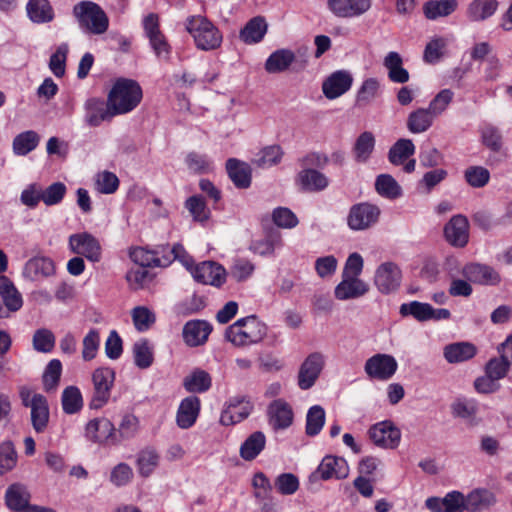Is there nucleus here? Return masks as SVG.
<instances>
[{
  "instance_id": "f257e3e1",
  "label": "nucleus",
  "mask_w": 512,
  "mask_h": 512,
  "mask_svg": "<svg viewBox=\"0 0 512 512\" xmlns=\"http://www.w3.org/2000/svg\"><path fill=\"white\" fill-rule=\"evenodd\" d=\"M142 97V88L137 81L120 78L108 94V106L114 116L127 114L140 104Z\"/></svg>"
},
{
  "instance_id": "f03ea898",
  "label": "nucleus",
  "mask_w": 512,
  "mask_h": 512,
  "mask_svg": "<svg viewBox=\"0 0 512 512\" xmlns=\"http://www.w3.org/2000/svg\"><path fill=\"white\" fill-rule=\"evenodd\" d=\"M267 334V326L256 316L237 320L225 331V338L236 347H244L261 342Z\"/></svg>"
},
{
  "instance_id": "7ed1b4c3",
  "label": "nucleus",
  "mask_w": 512,
  "mask_h": 512,
  "mask_svg": "<svg viewBox=\"0 0 512 512\" xmlns=\"http://www.w3.org/2000/svg\"><path fill=\"white\" fill-rule=\"evenodd\" d=\"M186 29L201 50H214L222 43V34L206 17L198 15L188 18Z\"/></svg>"
},
{
  "instance_id": "20e7f679",
  "label": "nucleus",
  "mask_w": 512,
  "mask_h": 512,
  "mask_svg": "<svg viewBox=\"0 0 512 512\" xmlns=\"http://www.w3.org/2000/svg\"><path fill=\"white\" fill-rule=\"evenodd\" d=\"M73 14L80 27L96 35L103 34L109 26V19L103 9L91 1H82L73 8Z\"/></svg>"
},
{
  "instance_id": "39448f33",
  "label": "nucleus",
  "mask_w": 512,
  "mask_h": 512,
  "mask_svg": "<svg viewBox=\"0 0 512 512\" xmlns=\"http://www.w3.org/2000/svg\"><path fill=\"white\" fill-rule=\"evenodd\" d=\"M21 403L24 407L31 410V423L33 429L37 433H42L46 430L50 411L46 397L40 393H36L28 387H21L19 391Z\"/></svg>"
},
{
  "instance_id": "423d86ee",
  "label": "nucleus",
  "mask_w": 512,
  "mask_h": 512,
  "mask_svg": "<svg viewBox=\"0 0 512 512\" xmlns=\"http://www.w3.org/2000/svg\"><path fill=\"white\" fill-rule=\"evenodd\" d=\"M114 381L115 372L111 368L101 367L93 371V394L89 403L90 408L100 409L108 403Z\"/></svg>"
},
{
  "instance_id": "0eeeda50",
  "label": "nucleus",
  "mask_w": 512,
  "mask_h": 512,
  "mask_svg": "<svg viewBox=\"0 0 512 512\" xmlns=\"http://www.w3.org/2000/svg\"><path fill=\"white\" fill-rule=\"evenodd\" d=\"M380 210L377 206L369 203L353 205L347 216V224L355 231L366 230L377 223Z\"/></svg>"
},
{
  "instance_id": "6e6552de",
  "label": "nucleus",
  "mask_w": 512,
  "mask_h": 512,
  "mask_svg": "<svg viewBox=\"0 0 512 512\" xmlns=\"http://www.w3.org/2000/svg\"><path fill=\"white\" fill-rule=\"evenodd\" d=\"M368 434L375 445L386 449L396 448L401 440L400 430L391 421L376 423Z\"/></svg>"
},
{
  "instance_id": "1a4fd4ad",
  "label": "nucleus",
  "mask_w": 512,
  "mask_h": 512,
  "mask_svg": "<svg viewBox=\"0 0 512 512\" xmlns=\"http://www.w3.org/2000/svg\"><path fill=\"white\" fill-rule=\"evenodd\" d=\"M253 410L252 402L244 396L231 398L221 413L220 423L224 426L237 424L246 419Z\"/></svg>"
},
{
  "instance_id": "9d476101",
  "label": "nucleus",
  "mask_w": 512,
  "mask_h": 512,
  "mask_svg": "<svg viewBox=\"0 0 512 512\" xmlns=\"http://www.w3.org/2000/svg\"><path fill=\"white\" fill-rule=\"evenodd\" d=\"M397 367V362L393 356L376 354L366 361L364 370L370 378L384 381L395 374Z\"/></svg>"
},
{
  "instance_id": "9b49d317",
  "label": "nucleus",
  "mask_w": 512,
  "mask_h": 512,
  "mask_svg": "<svg viewBox=\"0 0 512 512\" xmlns=\"http://www.w3.org/2000/svg\"><path fill=\"white\" fill-rule=\"evenodd\" d=\"M69 247L73 253L82 255L92 262H98L101 258L98 240L87 232L72 234L69 237Z\"/></svg>"
},
{
  "instance_id": "f8f14e48",
  "label": "nucleus",
  "mask_w": 512,
  "mask_h": 512,
  "mask_svg": "<svg viewBox=\"0 0 512 512\" xmlns=\"http://www.w3.org/2000/svg\"><path fill=\"white\" fill-rule=\"evenodd\" d=\"M371 0H327L330 12L338 18H357L371 8Z\"/></svg>"
},
{
  "instance_id": "ddd939ff",
  "label": "nucleus",
  "mask_w": 512,
  "mask_h": 512,
  "mask_svg": "<svg viewBox=\"0 0 512 512\" xmlns=\"http://www.w3.org/2000/svg\"><path fill=\"white\" fill-rule=\"evenodd\" d=\"M191 273L197 282L214 287H221L226 280L225 269L213 261H204L196 265L191 269Z\"/></svg>"
},
{
  "instance_id": "4468645a",
  "label": "nucleus",
  "mask_w": 512,
  "mask_h": 512,
  "mask_svg": "<svg viewBox=\"0 0 512 512\" xmlns=\"http://www.w3.org/2000/svg\"><path fill=\"white\" fill-rule=\"evenodd\" d=\"M324 363V356L318 352L310 354L304 360L298 373V385L302 390H307L315 384Z\"/></svg>"
},
{
  "instance_id": "2eb2a0df",
  "label": "nucleus",
  "mask_w": 512,
  "mask_h": 512,
  "mask_svg": "<svg viewBox=\"0 0 512 512\" xmlns=\"http://www.w3.org/2000/svg\"><path fill=\"white\" fill-rule=\"evenodd\" d=\"M401 279L399 267L393 262H385L377 268L374 281L381 293L388 294L400 286Z\"/></svg>"
},
{
  "instance_id": "dca6fc26",
  "label": "nucleus",
  "mask_w": 512,
  "mask_h": 512,
  "mask_svg": "<svg viewBox=\"0 0 512 512\" xmlns=\"http://www.w3.org/2000/svg\"><path fill=\"white\" fill-rule=\"evenodd\" d=\"M267 416L274 430H283L292 425L294 412L291 405L284 399H276L268 405Z\"/></svg>"
},
{
  "instance_id": "f3484780",
  "label": "nucleus",
  "mask_w": 512,
  "mask_h": 512,
  "mask_svg": "<svg viewBox=\"0 0 512 512\" xmlns=\"http://www.w3.org/2000/svg\"><path fill=\"white\" fill-rule=\"evenodd\" d=\"M353 77L345 70L332 73L322 84L326 98L333 100L345 94L352 86Z\"/></svg>"
},
{
  "instance_id": "a211bd4d",
  "label": "nucleus",
  "mask_w": 512,
  "mask_h": 512,
  "mask_svg": "<svg viewBox=\"0 0 512 512\" xmlns=\"http://www.w3.org/2000/svg\"><path fill=\"white\" fill-rule=\"evenodd\" d=\"M462 274L468 281L481 285H497L501 281L497 271L490 266L479 263L467 264L464 266Z\"/></svg>"
},
{
  "instance_id": "6ab92c4d",
  "label": "nucleus",
  "mask_w": 512,
  "mask_h": 512,
  "mask_svg": "<svg viewBox=\"0 0 512 512\" xmlns=\"http://www.w3.org/2000/svg\"><path fill=\"white\" fill-rule=\"evenodd\" d=\"M446 240L453 246L464 247L468 243L469 223L466 217L456 215L444 228Z\"/></svg>"
},
{
  "instance_id": "aec40b11",
  "label": "nucleus",
  "mask_w": 512,
  "mask_h": 512,
  "mask_svg": "<svg viewBox=\"0 0 512 512\" xmlns=\"http://www.w3.org/2000/svg\"><path fill=\"white\" fill-rule=\"evenodd\" d=\"M212 326L204 320L188 321L182 331L183 340L189 347L203 345L208 340Z\"/></svg>"
},
{
  "instance_id": "412c9836",
  "label": "nucleus",
  "mask_w": 512,
  "mask_h": 512,
  "mask_svg": "<svg viewBox=\"0 0 512 512\" xmlns=\"http://www.w3.org/2000/svg\"><path fill=\"white\" fill-rule=\"evenodd\" d=\"M296 184L305 192H320L329 185L328 177L313 168H303L296 176Z\"/></svg>"
},
{
  "instance_id": "4be33fe9",
  "label": "nucleus",
  "mask_w": 512,
  "mask_h": 512,
  "mask_svg": "<svg viewBox=\"0 0 512 512\" xmlns=\"http://www.w3.org/2000/svg\"><path fill=\"white\" fill-rule=\"evenodd\" d=\"M201 402L197 396L184 398L177 410L176 424L181 429L192 427L200 413Z\"/></svg>"
},
{
  "instance_id": "5701e85b",
  "label": "nucleus",
  "mask_w": 512,
  "mask_h": 512,
  "mask_svg": "<svg viewBox=\"0 0 512 512\" xmlns=\"http://www.w3.org/2000/svg\"><path fill=\"white\" fill-rule=\"evenodd\" d=\"M55 273L54 262L48 257H34L29 259L24 268L23 276L31 281H39Z\"/></svg>"
},
{
  "instance_id": "b1692460",
  "label": "nucleus",
  "mask_w": 512,
  "mask_h": 512,
  "mask_svg": "<svg viewBox=\"0 0 512 512\" xmlns=\"http://www.w3.org/2000/svg\"><path fill=\"white\" fill-rule=\"evenodd\" d=\"M315 474L322 480L331 478L344 479L349 474V468L345 459L335 456H326L321 461Z\"/></svg>"
},
{
  "instance_id": "393cba45",
  "label": "nucleus",
  "mask_w": 512,
  "mask_h": 512,
  "mask_svg": "<svg viewBox=\"0 0 512 512\" xmlns=\"http://www.w3.org/2000/svg\"><path fill=\"white\" fill-rule=\"evenodd\" d=\"M342 281L335 288V297L339 300H348L365 295L369 286L363 280L356 277L342 276Z\"/></svg>"
},
{
  "instance_id": "a878e982",
  "label": "nucleus",
  "mask_w": 512,
  "mask_h": 512,
  "mask_svg": "<svg viewBox=\"0 0 512 512\" xmlns=\"http://www.w3.org/2000/svg\"><path fill=\"white\" fill-rule=\"evenodd\" d=\"M85 110V120L90 126H98L103 121L111 120L114 117L108 102L105 106L103 100L98 98L88 99L85 103Z\"/></svg>"
},
{
  "instance_id": "bb28decb",
  "label": "nucleus",
  "mask_w": 512,
  "mask_h": 512,
  "mask_svg": "<svg viewBox=\"0 0 512 512\" xmlns=\"http://www.w3.org/2000/svg\"><path fill=\"white\" fill-rule=\"evenodd\" d=\"M0 297L8 311L16 312L23 305L21 293L6 276H0Z\"/></svg>"
},
{
  "instance_id": "cd10ccee",
  "label": "nucleus",
  "mask_w": 512,
  "mask_h": 512,
  "mask_svg": "<svg viewBox=\"0 0 512 512\" xmlns=\"http://www.w3.org/2000/svg\"><path fill=\"white\" fill-rule=\"evenodd\" d=\"M226 170L229 178L238 188H248L251 184L250 167L235 158H230L226 162Z\"/></svg>"
},
{
  "instance_id": "c85d7f7f",
  "label": "nucleus",
  "mask_w": 512,
  "mask_h": 512,
  "mask_svg": "<svg viewBox=\"0 0 512 512\" xmlns=\"http://www.w3.org/2000/svg\"><path fill=\"white\" fill-rule=\"evenodd\" d=\"M26 11L28 18L37 24L49 23L54 19V10L48 0H29Z\"/></svg>"
},
{
  "instance_id": "c756f323",
  "label": "nucleus",
  "mask_w": 512,
  "mask_h": 512,
  "mask_svg": "<svg viewBox=\"0 0 512 512\" xmlns=\"http://www.w3.org/2000/svg\"><path fill=\"white\" fill-rule=\"evenodd\" d=\"M114 431V425L106 418L90 420L85 428L86 437L93 442L108 440Z\"/></svg>"
},
{
  "instance_id": "7c9ffc66",
  "label": "nucleus",
  "mask_w": 512,
  "mask_h": 512,
  "mask_svg": "<svg viewBox=\"0 0 512 512\" xmlns=\"http://www.w3.org/2000/svg\"><path fill=\"white\" fill-rule=\"evenodd\" d=\"M385 68L388 70V77L395 83H406L409 80V73L403 68L402 58L397 52H389L383 62Z\"/></svg>"
},
{
  "instance_id": "2f4dec72",
  "label": "nucleus",
  "mask_w": 512,
  "mask_h": 512,
  "mask_svg": "<svg viewBox=\"0 0 512 512\" xmlns=\"http://www.w3.org/2000/svg\"><path fill=\"white\" fill-rule=\"evenodd\" d=\"M476 347L468 342H459L447 345L444 348V357L449 363H459L473 358Z\"/></svg>"
},
{
  "instance_id": "473e14b6",
  "label": "nucleus",
  "mask_w": 512,
  "mask_h": 512,
  "mask_svg": "<svg viewBox=\"0 0 512 512\" xmlns=\"http://www.w3.org/2000/svg\"><path fill=\"white\" fill-rule=\"evenodd\" d=\"M158 252L146 250L142 247L133 248L130 250V259L138 265V267H152V266H166L171 262L169 258H159Z\"/></svg>"
},
{
  "instance_id": "72a5a7b5",
  "label": "nucleus",
  "mask_w": 512,
  "mask_h": 512,
  "mask_svg": "<svg viewBox=\"0 0 512 512\" xmlns=\"http://www.w3.org/2000/svg\"><path fill=\"white\" fill-rule=\"evenodd\" d=\"M380 95V82L376 78L365 79L358 89L355 105L363 108L371 104Z\"/></svg>"
},
{
  "instance_id": "f704fd0d",
  "label": "nucleus",
  "mask_w": 512,
  "mask_h": 512,
  "mask_svg": "<svg viewBox=\"0 0 512 512\" xmlns=\"http://www.w3.org/2000/svg\"><path fill=\"white\" fill-rule=\"evenodd\" d=\"M265 445V435L261 431H256L241 445L240 456L246 461H252L263 451Z\"/></svg>"
},
{
  "instance_id": "c9c22d12",
  "label": "nucleus",
  "mask_w": 512,
  "mask_h": 512,
  "mask_svg": "<svg viewBox=\"0 0 512 512\" xmlns=\"http://www.w3.org/2000/svg\"><path fill=\"white\" fill-rule=\"evenodd\" d=\"M497 8V0H473L468 6L467 16L471 21H484L491 17Z\"/></svg>"
},
{
  "instance_id": "e433bc0d",
  "label": "nucleus",
  "mask_w": 512,
  "mask_h": 512,
  "mask_svg": "<svg viewBox=\"0 0 512 512\" xmlns=\"http://www.w3.org/2000/svg\"><path fill=\"white\" fill-rule=\"evenodd\" d=\"M434 117L428 108H419L409 114L407 128L415 134L423 133L432 126Z\"/></svg>"
},
{
  "instance_id": "4c0bfd02",
  "label": "nucleus",
  "mask_w": 512,
  "mask_h": 512,
  "mask_svg": "<svg viewBox=\"0 0 512 512\" xmlns=\"http://www.w3.org/2000/svg\"><path fill=\"white\" fill-rule=\"evenodd\" d=\"M5 500L11 510L23 512L29 506L30 494L24 486L13 484L7 489Z\"/></svg>"
},
{
  "instance_id": "58836bf2",
  "label": "nucleus",
  "mask_w": 512,
  "mask_h": 512,
  "mask_svg": "<svg viewBox=\"0 0 512 512\" xmlns=\"http://www.w3.org/2000/svg\"><path fill=\"white\" fill-rule=\"evenodd\" d=\"M267 31V24L262 17L251 19L240 31V39L246 44L260 42Z\"/></svg>"
},
{
  "instance_id": "ea45409f",
  "label": "nucleus",
  "mask_w": 512,
  "mask_h": 512,
  "mask_svg": "<svg viewBox=\"0 0 512 512\" xmlns=\"http://www.w3.org/2000/svg\"><path fill=\"white\" fill-rule=\"evenodd\" d=\"M495 501V495L491 491L483 488L475 489L465 497L466 510L475 512L489 507Z\"/></svg>"
},
{
  "instance_id": "a19ab883",
  "label": "nucleus",
  "mask_w": 512,
  "mask_h": 512,
  "mask_svg": "<svg viewBox=\"0 0 512 512\" xmlns=\"http://www.w3.org/2000/svg\"><path fill=\"white\" fill-rule=\"evenodd\" d=\"M458 6L456 0H430L423 7L426 18L435 20L452 14Z\"/></svg>"
},
{
  "instance_id": "79ce46f5",
  "label": "nucleus",
  "mask_w": 512,
  "mask_h": 512,
  "mask_svg": "<svg viewBox=\"0 0 512 512\" xmlns=\"http://www.w3.org/2000/svg\"><path fill=\"white\" fill-rule=\"evenodd\" d=\"M39 141L40 137L35 131L28 130L22 132L13 139V152L15 155L25 156L36 149Z\"/></svg>"
},
{
  "instance_id": "37998d69",
  "label": "nucleus",
  "mask_w": 512,
  "mask_h": 512,
  "mask_svg": "<svg viewBox=\"0 0 512 512\" xmlns=\"http://www.w3.org/2000/svg\"><path fill=\"white\" fill-rule=\"evenodd\" d=\"M294 60L295 55L291 50L280 49L269 56L265 69L269 73H279L286 70Z\"/></svg>"
},
{
  "instance_id": "c03bdc74",
  "label": "nucleus",
  "mask_w": 512,
  "mask_h": 512,
  "mask_svg": "<svg viewBox=\"0 0 512 512\" xmlns=\"http://www.w3.org/2000/svg\"><path fill=\"white\" fill-rule=\"evenodd\" d=\"M375 190L379 195L388 199H396L402 195V188L389 174H380L375 181Z\"/></svg>"
},
{
  "instance_id": "a18cd8bd",
  "label": "nucleus",
  "mask_w": 512,
  "mask_h": 512,
  "mask_svg": "<svg viewBox=\"0 0 512 512\" xmlns=\"http://www.w3.org/2000/svg\"><path fill=\"white\" fill-rule=\"evenodd\" d=\"M61 403L66 414L79 412L83 407V398L79 388L73 385L66 387L62 392Z\"/></svg>"
},
{
  "instance_id": "49530a36",
  "label": "nucleus",
  "mask_w": 512,
  "mask_h": 512,
  "mask_svg": "<svg viewBox=\"0 0 512 512\" xmlns=\"http://www.w3.org/2000/svg\"><path fill=\"white\" fill-rule=\"evenodd\" d=\"M415 152V146L410 139H399L389 150V161L394 165L403 164Z\"/></svg>"
},
{
  "instance_id": "de8ad7c7",
  "label": "nucleus",
  "mask_w": 512,
  "mask_h": 512,
  "mask_svg": "<svg viewBox=\"0 0 512 512\" xmlns=\"http://www.w3.org/2000/svg\"><path fill=\"white\" fill-rule=\"evenodd\" d=\"M184 387L189 392H205L211 386V377L204 371L197 369L184 379Z\"/></svg>"
},
{
  "instance_id": "09e8293b",
  "label": "nucleus",
  "mask_w": 512,
  "mask_h": 512,
  "mask_svg": "<svg viewBox=\"0 0 512 512\" xmlns=\"http://www.w3.org/2000/svg\"><path fill=\"white\" fill-rule=\"evenodd\" d=\"M133 356L135 365L141 369L150 367L153 363V351L146 339H141L133 345Z\"/></svg>"
},
{
  "instance_id": "8fccbe9b",
  "label": "nucleus",
  "mask_w": 512,
  "mask_h": 512,
  "mask_svg": "<svg viewBox=\"0 0 512 512\" xmlns=\"http://www.w3.org/2000/svg\"><path fill=\"white\" fill-rule=\"evenodd\" d=\"M375 146V138L371 132L365 131L359 135L354 145L355 159L365 162L372 154Z\"/></svg>"
},
{
  "instance_id": "3c124183",
  "label": "nucleus",
  "mask_w": 512,
  "mask_h": 512,
  "mask_svg": "<svg viewBox=\"0 0 512 512\" xmlns=\"http://www.w3.org/2000/svg\"><path fill=\"white\" fill-rule=\"evenodd\" d=\"M62 374V364L60 360H51L43 373L42 381L43 387L46 392L55 391L59 385L60 377Z\"/></svg>"
},
{
  "instance_id": "603ef678",
  "label": "nucleus",
  "mask_w": 512,
  "mask_h": 512,
  "mask_svg": "<svg viewBox=\"0 0 512 512\" xmlns=\"http://www.w3.org/2000/svg\"><path fill=\"white\" fill-rule=\"evenodd\" d=\"M402 316H413L417 321L424 322L431 319L432 306L428 303L412 301L400 306Z\"/></svg>"
},
{
  "instance_id": "864d4df0",
  "label": "nucleus",
  "mask_w": 512,
  "mask_h": 512,
  "mask_svg": "<svg viewBox=\"0 0 512 512\" xmlns=\"http://www.w3.org/2000/svg\"><path fill=\"white\" fill-rule=\"evenodd\" d=\"M325 423V411L319 405L312 406L306 416V434L316 436Z\"/></svg>"
},
{
  "instance_id": "5fc2aeb1",
  "label": "nucleus",
  "mask_w": 512,
  "mask_h": 512,
  "mask_svg": "<svg viewBox=\"0 0 512 512\" xmlns=\"http://www.w3.org/2000/svg\"><path fill=\"white\" fill-rule=\"evenodd\" d=\"M159 456L153 449H144L140 451L137 457V466L139 473L147 477L157 467Z\"/></svg>"
},
{
  "instance_id": "6e6d98bb",
  "label": "nucleus",
  "mask_w": 512,
  "mask_h": 512,
  "mask_svg": "<svg viewBox=\"0 0 512 512\" xmlns=\"http://www.w3.org/2000/svg\"><path fill=\"white\" fill-rule=\"evenodd\" d=\"M131 316L135 328L140 332L148 330L156 320L154 313L145 306L135 307Z\"/></svg>"
},
{
  "instance_id": "4d7b16f0",
  "label": "nucleus",
  "mask_w": 512,
  "mask_h": 512,
  "mask_svg": "<svg viewBox=\"0 0 512 512\" xmlns=\"http://www.w3.org/2000/svg\"><path fill=\"white\" fill-rule=\"evenodd\" d=\"M100 346V333L96 329H91L82 341V358L84 361L93 360Z\"/></svg>"
},
{
  "instance_id": "13d9d810",
  "label": "nucleus",
  "mask_w": 512,
  "mask_h": 512,
  "mask_svg": "<svg viewBox=\"0 0 512 512\" xmlns=\"http://www.w3.org/2000/svg\"><path fill=\"white\" fill-rule=\"evenodd\" d=\"M185 207L188 209L195 221L203 222L209 218V209L201 196L194 195L189 197L185 202Z\"/></svg>"
},
{
  "instance_id": "bf43d9fd",
  "label": "nucleus",
  "mask_w": 512,
  "mask_h": 512,
  "mask_svg": "<svg viewBox=\"0 0 512 512\" xmlns=\"http://www.w3.org/2000/svg\"><path fill=\"white\" fill-rule=\"evenodd\" d=\"M17 463V454L11 442L0 444V476L12 470Z\"/></svg>"
},
{
  "instance_id": "052dcab7",
  "label": "nucleus",
  "mask_w": 512,
  "mask_h": 512,
  "mask_svg": "<svg viewBox=\"0 0 512 512\" xmlns=\"http://www.w3.org/2000/svg\"><path fill=\"white\" fill-rule=\"evenodd\" d=\"M55 346L54 334L45 328L38 329L33 335V347L38 352L48 353Z\"/></svg>"
},
{
  "instance_id": "680f3d73",
  "label": "nucleus",
  "mask_w": 512,
  "mask_h": 512,
  "mask_svg": "<svg viewBox=\"0 0 512 512\" xmlns=\"http://www.w3.org/2000/svg\"><path fill=\"white\" fill-rule=\"evenodd\" d=\"M282 157L280 146L272 145L264 148L254 159V163L258 167H269L277 164Z\"/></svg>"
},
{
  "instance_id": "e2e57ef3",
  "label": "nucleus",
  "mask_w": 512,
  "mask_h": 512,
  "mask_svg": "<svg viewBox=\"0 0 512 512\" xmlns=\"http://www.w3.org/2000/svg\"><path fill=\"white\" fill-rule=\"evenodd\" d=\"M464 176L468 184L475 188L485 186L490 179L489 171L482 166H471L467 168Z\"/></svg>"
},
{
  "instance_id": "0e129e2a",
  "label": "nucleus",
  "mask_w": 512,
  "mask_h": 512,
  "mask_svg": "<svg viewBox=\"0 0 512 512\" xmlns=\"http://www.w3.org/2000/svg\"><path fill=\"white\" fill-rule=\"evenodd\" d=\"M67 54L68 45L61 44L50 57L49 68L56 77H62L65 73Z\"/></svg>"
},
{
  "instance_id": "69168bd1",
  "label": "nucleus",
  "mask_w": 512,
  "mask_h": 512,
  "mask_svg": "<svg viewBox=\"0 0 512 512\" xmlns=\"http://www.w3.org/2000/svg\"><path fill=\"white\" fill-rule=\"evenodd\" d=\"M66 186L62 182H55L49 185L45 190H42V201L47 206H53L62 201L66 194Z\"/></svg>"
},
{
  "instance_id": "338daca9",
  "label": "nucleus",
  "mask_w": 512,
  "mask_h": 512,
  "mask_svg": "<svg viewBox=\"0 0 512 512\" xmlns=\"http://www.w3.org/2000/svg\"><path fill=\"white\" fill-rule=\"evenodd\" d=\"M95 185L100 193L112 194L118 189L119 179L114 173L104 171L97 175Z\"/></svg>"
},
{
  "instance_id": "774afa93",
  "label": "nucleus",
  "mask_w": 512,
  "mask_h": 512,
  "mask_svg": "<svg viewBox=\"0 0 512 512\" xmlns=\"http://www.w3.org/2000/svg\"><path fill=\"white\" fill-rule=\"evenodd\" d=\"M483 144L494 152H499L502 148V136L497 128L491 125H485L481 131Z\"/></svg>"
}]
</instances>
